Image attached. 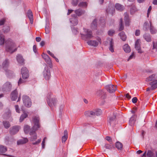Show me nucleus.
<instances>
[{
  "instance_id": "28",
  "label": "nucleus",
  "mask_w": 157,
  "mask_h": 157,
  "mask_svg": "<svg viewBox=\"0 0 157 157\" xmlns=\"http://www.w3.org/2000/svg\"><path fill=\"white\" fill-rule=\"evenodd\" d=\"M143 37L147 42H150L151 40V37L149 34H145L143 35Z\"/></svg>"
},
{
  "instance_id": "45",
  "label": "nucleus",
  "mask_w": 157,
  "mask_h": 157,
  "mask_svg": "<svg viewBox=\"0 0 157 157\" xmlns=\"http://www.w3.org/2000/svg\"><path fill=\"white\" fill-rule=\"evenodd\" d=\"M30 127L28 125H25L24 127V131L26 133H28L29 131Z\"/></svg>"
},
{
  "instance_id": "36",
  "label": "nucleus",
  "mask_w": 157,
  "mask_h": 157,
  "mask_svg": "<svg viewBox=\"0 0 157 157\" xmlns=\"http://www.w3.org/2000/svg\"><path fill=\"white\" fill-rule=\"evenodd\" d=\"M115 146L118 150H121L123 148V144L119 142H117L115 144Z\"/></svg>"
},
{
  "instance_id": "38",
  "label": "nucleus",
  "mask_w": 157,
  "mask_h": 157,
  "mask_svg": "<svg viewBox=\"0 0 157 157\" xmlns=\"http://www.w3.org/2000/svg\"><path fill=\"white\" fill-rule=\"evenodd\" d=\"M28 116V114L27 113H24L22 114L20 118V122H22L23 120L26 118Z\"/></svg>"
},
{
  "instance_id": "27",
  "label": "nucleus",
  "mask_w": 157,
  "mask_h": 157,
  "mask_svg": "<svg viewBox=\"0 0 157 157\" xmlns=\"http://www.w3.org/2000/svg\"><path fill=\"white\" fill-rule=\"evenodd\" d=\"M123 49L124 52L126 53L129 52L131 51L130 48L127 44H125L123 46Z\"/></svg>"
},
{
  "instance_id": "52",
  "label": "nucleus",
  "mask_w": 157,
  "mask_h": 157,
  "mask_svg": "<svg viewBox=\"0 0 157 157\" xmlns=\"http://www.w3.org/2000/svg\"><path fill=\"white\" fill-rule=\"evenodd\" d=\"M45 31L46 33L47 34L49 33L50 31V30L49 26L48 25H47L46 26L45 28Z\"/></svg>"
},
{
  "instance_id": "29",
  "label": "nucleus",
  "mask_w": 157,
  "mask_h": 157,
  "mask_svg": "<svg viewBox=\"0 0 157 157\" xmlns=\"http://www.w3.org/2000/svg\"><path fill=\"white\" fill-rule=\"evenodd\" d=\"M11 116V113L10 111H8L5 113L3 115V117L4 119H9Z\"/></svg>"
},
{
  "instance_id": "33",
  "label": "nucleus",
  "mask_w": 157,
  "mask_h": 157,
  "mask_svg": "<svg viewBox=\"0 0 157 157\" xmlns=\"http://www.w3.org/2000/svg\"><path fill=\"white\" fill-rule=\"evenodd\" d=\"M4 42V36L1 33V31H0V45H3Z\"/></svg>"
},
{
  "instance_id": "19",
  "label": "nucleus",
  "mask_w": 157,
  "mask_h": 157,
  "mask_svg": "<svg viewBox=\"0 0 157 157\" xmlns=\"http://www.w3.org/2000/svg\"><path fill=\"white\" fill-rule=\"evenodd\" d=\"M150 84L151 86V89L153 90L157 88V80H154L153 82H151Z\"/></svg>"
},
{
  "instance_id": "64",
  "label": "nucleus",
  "mask_w": 157,
  "mask_h": 157,
  "mask_svg": "<svg viewBox=\"0 0 157 157\" xmlns=\"http://www.w3.org/2000/svg\"><path fill=\"white\" fill-rule=\"evenodd\" d=\"M140 34V31L139 30H136V31L135 35L136 36H138Z\"/></svg>"
},
{
  "instance_id": "10",
  "label": "nucleus",
  "mask_w": 157,
  "mask_h": 157,
  "mask_svg": "<svg viewBox=\"0 0 157 157\" xmlns=\"http://www.w3.org/2000/svg\"><path fill=\"white\" fill-rule=\"evenodd\" d=\"M21 73L23 79H26L29 77V71L26 67H24L22 68L21 69Z\"/></svg>"
},
{
  "instance_id": "7",
  "label": "nucleus",
  "mask_w": 157,
  "mask_h": 157,
  "mask_svg": "<svg viewBox=\"0 0 157 157\" xmlns=\"http://www.w3.org/2000/svg\"><path fill=\"white\" fill-rule=\"evenodd\" d=\"M43 75L44 78L47 80H48L50 78V72L48 67H45L43 72Z\"/></svg>"
},
{
  "instance_id": "2",
  "label": "nucleus",
  "mask_w": 157,
  "mask_h": 157,
  "mask_svg": "<svg viewBox=\"0 0 157 157\" xmlns=\"http://www.w3.org/2000/svg\"><path fill=\"white\" fill-rule=\"evenodd\" d=\"M5 43L7 44L6 50L7 52L12 53L17 50L15 44L11 39L6 40Z\"/></svg>"
},
{
  "instance_id": "8",
  "label": "nucleus",
  "mask_w": 157,
  "mask_h": 157,
  "mask_svg": "<svg viewBox=\"0 0 157 157\" xmlns=\"http://www.w3.org/2000/svg\"><path fill=\"white\" fill-rule=\"evenodd\" d=\"M41 56L45 60V62L51 68H52V62L48 56L44 53H42Z\"/></svg>"
},
{
  "instance_id": "30",
  "label": "nucleus",
  "mask_w": 157,
  "mask_h": 157,
  "mask_svg": "<svg viewBox=\"0 0 157 157\" xmlns=\"http://www.w3.org/2000/svg\"><path fill=\"white\" fill-rule=\"evenodd\" d=\"M114 43L113 41V40L112 39H110V46L109 47V50L112 52H114L113 48Z\"/></svg>"
},
{
  "instance_id": "25",
  "label": "nucleus",
  "mask_w": 157,
  "mask_h": 157,
  "mask_svg": "<svg viewBox=\"0 0 157 157\" xmlns=\"http://www.w3.org/2000/svg\"><path fill=\"white\" fill-rule=\"evenodd\" d=\"M97 20L95 19L93 21L91 25V28L93 30L96 29L97 28Z\"/></svg>"
},
{
  "instance_id": "1",
  "label": "nucleus",
  "mask_w": 157,
  "mask_h": 157,
  "mask_svg": "<svg viewBox=\"0 0 157 157\" xmlns=\"http://www.w3.org/2000/svg\"><path fill=\"white\" fill-rule=\"evenodd\" d=\"M33 125L29 132L30 135L31 136L30 139L31 141H34L36 139L37 137L36 131L40 127L39 122L40 118L38 116L33 117Z\"/></svg>"
},
{
  "instance_id": "50",
  "label": "nucleus",
  "mask_w": 157,
  "mask_h": 157,
  "mask_svg": "<svg viewBox=\"0 0 157 157\" xmlns=\"http://www.w3.org/2000/svg\"><path fill=\"white\" fill-rule=\"evenodd\" d=\"M105 147L106 149H111L113 147V146L108 144H106L105 145Z\"/></svg>"
},
{
  "instance_id": "9",
  "label": "nucleus",
  "mask_w": 157,
  "mask_h": 157,
  "mask_svg": "<svg viewBox=\"0 0 157 157\" xmlns=\"http://www.w3.org/2000/svg\"><path fill=\"white\" fill-rule=\"evenodd\" d=\"M20 127L17 125L14 126L10 128L9 132L11 135H14L16 134L19 131Z\"/></svg>"
},
{
  "instance_id": "46",
  "label": "nucleus",
  "mask_w": 157,
  "mask_h": 157,
  "mask_svg": "<svg viewBox=\"0 0 157 157\" xmlns=\"http://www.w3.org/2000/svg\"><path fill=\"white\" fill-rule=\"evenodd\" d=\"M78 6L79 7H86L87 3L86 2H80L78 4Z\"/></svg>"
},
{
  "instance_id": "47",
  "label": "nucleus",
  "mask_w": 157,
  "mask_h": 157,
  "mask_svg": "<svg viewBox=\"0 0 157 157\" xmlns=\"http://www.w3.org/2000/svg\"><path fill=\"white\" fill-rule=\"evenodd\" d=\"M147 155L148 157H153L154 155V153L151 150H148L147 154Z\"/></svg>"
},
{
  "instance_id": "20",
  "label": "nucleus",
  "mask_w": 157,
  "mask_h": 157,
  "mask_svg": "<svg viewBox=\"0 0 157 157\" xmlns=\"http://www.w3.org/2000/svg\"><path fill=\"white\" fill-rule=\"evenodd\" d=\"M9 64V62L8 59H6L2 63V67L3 69L6 70Z\"/></svg>"
},
{
  "instance_id": "57",
  "label": "nucleus",
  "mask_w": 157,
  "mask_h": 157,
  "mask_svg": "<svg viewBox=\"0 0 157 157\" xmlns=\"http://www.w3.org/2000/svg\"><path fill=\"white\" fill-rule=\"evenodd\" d=\"M25 82V81L24 80L22 79L21 78H20L18 82V85H19L21 84L24 83Z\"/></svg>"
},
{
  "instance_id": "16",
  "label": "nucleus",
  "mask_w": 157,
  "mask_h": 157,
  "mask_svg": "<svg viewBox=\"0 0 157 157\" xmlns=\"http://www.w3.org/2000/svg\"><path fill=\"white\" fill-rule=\"evenodd\" d=\"M18 93L16 89L12 91L10 94L11 99L12 101H15L17 98Z\"/></svg>"
},
{
  "instance_id": "12",
  "label": "nucleus",
  "mask_w": 157,
  "mask_h": 157,
  "mask_svg": "<svg viewBox=\"0 0 157 157\" xmlns=\"http://www.w3.org/2000/svg\"><path fill=\"white\" fill-rule=\"evenodd\" d=\"M98 41L95 40H90L87 41V43L89 45L94 46V47L97 46L98 44V42L101 43V39L98 38Z\"/></svg>"
},
{
  "instance_id": "62",
  "label": "nucleus",
  "mask_w": 157,
  "mask_h": 157,
  "mask_svg": "<svg viewBox=\"0 0 157 157\" xmlns=\"http://www.w3.org/2000/svg\"><path fill=\"white\" fill-rule=\"evenodd\" d=\"M137 98L136 97H134L132 99V102L134 103H136L137 102Z\"/></svg>"
},
{
  "instance_id": "31",
  "label": "nucleus",
  "mask_w": 157,
  "mask_h": 157,
  "mask_svg": "<svg viewBox=\"0 0 157 157\" xmlns=\"http://www.w3.org/2000/svg\"><path fill=\"white\" fill-rule=\"evenodd\" d=\"M119 35L120 36L121 39L123 41H125L126 39V36L124 32H121L119 34Z\"/></svg>"
},
{
  "instance_id": "60",
  "label": "nucleus",
  "mask_w": 157,
  "mask_h": 157,
  "mask_svg": "<svg viewBox=\"0 0 157 157\" xmlns=\"http://www.w3.org/2000/svg\"><path fill=\"white\" fill-rule=\"evenodd\" d=\"M5 22V20L4 19H2L0 21V25H3Z\"/></svg>"
},
{
  "instance_id": "4",
  "label": "nucleus",
  "mask_w": 157,
  "mask_h": 157,
  "mask_svg": "<svg viewBox=\"0 0 157 157\" xmlns=\"http://www.w3.org/2000/svg\"><path fill=\"white\" fill-rule=\"evenodd\" d=\"M84 30L85 34H81L82 39L83 40L90 39L93 37L91 31L86 29H84Z\"/></svg>"
},
{
  "instance_id": "24",
  "label": "nucleus",
  "mask_w": 157,
  "mask_h": 157,
  "mask_svg": "<svg viewBox=\"0 0 157 157\" xmlns=\"http://www.w3.org/2000/svg\"><path fill=\"white\" fill-rule=\"evenodd\" d=\"M28 141V139L27 138H23L22 139L20 140L17 142V144L18 145L25 144Z\"/></svg>"
},
{
  "instance_id": "54",
  "label": "nucleus",
  "mask_w": 157,
  "mask_h": 157,
  "mask_svg": "<svg viewBox=\"0 0 157 157\" xmlns=\"http://www.w3.org/2000/svg\"><path fill=\"white\" fill-rule=\"evenodd\" d=\"M68 137V136H63L62 138V142L63 143L65 142L67 140Z\"/></svg>"
},
{
  "instance_id": "14",
  "label": "nucleus",
  "mask_w": 157,
  "mask_h": 157,
  "mask_svg": "<svg viewBox=\"0 0 157 157\" xmlns=\"http://www.w3.org/2000/svg\"><path fill=\"white\" fill-rule=\"evenodd\" d=\"M85 12V11L84 10L81 9H79L75 11V13L76 14L72 15V16L74 17H76L77 16H79L84 14Z\"/></svg>"
},
{
  "instance_id": "56",
  "label": "nucleus",
  "mask_w": 157,
  "mask_h": 157,
  "mask_svg": "<svg viewBox=\"0 0 157 157\" xmlns=\"http://www.w3.org/2000/svg\"><path fill=\"white\" fill-rule=\"evenodd\" d=\"M46 139V137H45L44 138V139L42 141V148H44L45 146V140Z\"/></svg>"
},
{
  "instance_id": "37",
  "label": "nucleus",
  "mask_w": 157,
  "mask_h": 157,
  "mask_svg": "<svg viewBox=\"0 0 157 157\" xmlns=\"http://www.w3.org/2000/svg\"><path fill=\"white\" fill-rule=\"evenodd\" d=\"M106 11L108 13H111L112 15H113V13L114 12L115 10L114 8L112 7L107 8Z\"/></svg>"
},
{
  "instance_id": "39",
  "label": "nucleus",
  "mask_w": 157,
  "mask_h": 157,
  "mask_svg": "<svg viewBox=\"0 0 157 157\" xmlns=\"http://www.w3.org/2000/svg\"><path fill=\"white\" fill-rule=\"evenodd\" d=\"M136 11V6L134 5H133L130 9V12L131 14H133Z\"/></svg>"
},
{
  "instance_id": "17",
  "label": "nucleus",
  "mask_w": 157,
  "mask_h": 157,
  "mask_svg": "<svg viewBox=\"0 0 157 157\" xmlns=\"http://www.w3.org/2000/svg\"><path fill=\"white\" fill-rule=\"evenodd\" d=\"M124 20L125 24L126 26H129L130 25V20L129 18V15L127 13H124Z\"/></svg>"
},
{
  "instance_id": "35",
  "label": "nucleus",
  "mask_w": 157,
  "mask_h": 157,
  "mask_svg": "<svg viewBox=\"0 0 157 157\" xmlns=\"http://www.w3.org/2000/svg\"><path fill=\"white\" fill-rule=\"evenodd\" d=\"M155 75L152 74L151 76H150L146 78V81L149 82L152 80H154L155 79Z\"/></svg>"
},
{
  "instance_id": "32",
  "label": "nucleus",
  "mask_w": 157,
  "mask_h": 157,
  "mask_svg": "<svg viewBox=\"0 0 157 157\" xmlns=\"http://www.w3.org/2000/svg\"><path fill=\"white\" fill-rule=\"evenodd\" d=\"M116 114L114 113L113 117H110L109 118L108 122L110 125H111V124L112 122H113L115 120V119L116 118Z\"/></svg>"
},
{
  "instance_id": "21",
  "label": "nucleus",
  "mask_w": 157,
  "mask_h": 157,
  "mask_svg": "<svg viewBox=\"0 0 157 157\" xmlns=\"http://www.w3.org/2000/svg\"><path fill=\"white\" fill-rule=\"evenodd\" d=\"M85 115L87 117H92L95 115L94 111H87L84 113Z\"/></svg>"
},
{
  "instance_id": "13",
  "label": "nucleus",
  "mask_w": 157,
  "mask_h": 157,
  "mask_svg": "<svg viewBox=\"0 0 157 157\" xmlns=\"http://www.w3.org/2000/svg\"><path fill=\"white\" fill-rule=\"evenodd\" d=\"M140 39H137L135 42V48L136 50L138 51V52L141 53H142V51L141 50L140 47Z\"/></svg>"
},
{
  "instance_id": "42",
  "label": "nucleus",
  "mask_w": 157,
  "mask_h": 157,
  "mask_svg": "<svg viewBox=\"0 0 157 157\" xmlns=\"http://www.w3.org/2000/svg\"><path fill=\"white\" fill-rule=\"evenodd\" d=\"M150 25L147 22H145L144 23V29L145 30H147L148 29L150 28Z\"/></svg>"
},
{
  "instance_id": "18",
  "label": "nucleus",
  "mask_w": 157,
  "mask_h": 157,
  "mask_svg": "<svg viewBox=\"0 0 157 157\" xmlns=\"http://www.w3.org/2000/svg\"><path fill=\"white\" fill-rule=\"evenodd\" d=\"M27 14L30 20V23L32 24L33 23V15L32 12L31 10H28Z\"/></svg>"
},
{
  "instance_id": "51",
  "label": "nucleus",
  "mask_w": 157,
  "mask_h": 157,
  "mask_svg": "<svg viewBox=\"0 0 157 157\" xmlns=\"http://www.w3.org/2000/svg\"><path fill=\"white\" fill-rule=\"evenodd\" d=\"M108 34L110 36H112L113 35V34L115 33V31L113 30H110L108 32Z\"/></svg>"
},
{
  "instance_id": "3",
  "label": "nucleus",
  "mask_w": 157,
  "mask_h": 157,
  "mask_svg": "<svg viewBox=\"0 0 157 157\" xmlns=\"http://www.w3.org/2000/svg\"><path fill=\"white\" fill-rule=\"evenodd\" d=\"M52 94L50 92L48 93L47 96V101L48 105L51 108L56 106L57 102L56 98L52 97Z\"/></svg>"
},
{
  "instance_id": "48",
  "label": "nucleus",
  "mask_w": 157,
  "mask_h": 157,
  "mask_svg": "<svg viewBox=\"0 0 157 157\" xmlns=\"http://www.w3.org/2000/svg\"><path fill=\"white\" fill-rule=\"evenodd\" d=\"M10 30V27L8 26H7L4 27V28L3 29V31L5 33H7L9 32Z\"/></svg>"
},
{
  "instance_id": "58",
  "label": "nucleus",
  "mask_w": 157,
  "mask_h": 157,
  "mask_svg": "<svg viewBox=\"0 0 157 157\" xmlns=\"http://www.w3.org/2000/svg\"><path fill=\"white\" fill-rule=\"evenodd\" d=\"M153 49H157V41L155 43V42H153Z\"/></svg>"
},
{
  "instance_id": "63",
  "label": "nucleus",
  "mask_w": 157,
  "mask_h": 157,
  "mask_svg": "<svg viewBox=\"0 0 157 157\" xmlns=\"http://www.w3.org/2000/svg\"><path fill=\"white\" fill-rule=\"evenodd\" d=\"M47 52L53 58L54 57V54L50 52L48 50L47 51Z\"/></svg>"
},
{
  "instance_id": "15",
  "label": "nucleus",
  "mask_w": 157,
  "mask_h": 157,
  "mask_svg": "<svg viewBox=\"0 0 157 157\" xmlns=\"http://www.w3.org/2000/svg\"><path fill=\"white\" fill-rule=\"evenodd\" d=\"M16 59L19 64L21 65H23L24 64L25 60L21 54H18L17 56Z\"/></svg>"
},
{
  "instance_id": "43",
  "label": "nucleus",
  "mask_w": 157,
  "mask_h": 157,
  "mask_svg": "<svg viewBox=\"0 0 157 157\" xmlns=\"http://www.w3.org/2000/svg\"><path fill=\"white\" fill-rule=\"evenodd\" d=\"M105 93V92L103 90H99L97 91V94L98 95L101 97V95H104Z\"/></svg>"
},
{
  "instance_id": "55",
  "label": "nucleus",
  "mask_w": 157,
  "mask_h": 157,
  "mask_svg": "<svg viewBox=\"0 0 157 157\" xmlns=\"http://www.w3.org/2000/svg\"><path fill=\"white\" fill-rule=\"evenodd\" d=\"M5 141L6 144H8L9 142L10 141V139L9 137L6 136L5 138Z\"/></svg>"
},
{
  "instance_id": "34",
  "label": "nucleus",
  "mask_w": 157,
  "mask_h": 157,
  "mask_svg": "<svg viewBox=\"0 0 157 157\" xmlns=\"http://www.w3.org/2000/svg\"><path fill=\"white\" fill-rule=\"evenodd\" d=\"M3 124L4 127L6 129L8 128L10 126V122L6 121H3Z\"/></svg>"
},
{
  "instance_id": "61",
  "label": "nucleus",
  "mask_w": 157,
  "mask_h": 157,
  "mask_svg": "<svg viewBox=\"0 0 157 157\" xmlns=\"http://www.w3.org/2000/svg\"><path fill=\"white\" fill-rule=\"evenodd\" d=\"M105 139L108 141L109 142H112V139L109 136H107L105 138Z\"/></svg>"
},
{
  "instance_id": "44",
  "label": "nucleus",
  "mask_w": 157,
  "mask_h": 157,
  "mask_svg": "<svg viewBox=\"0 0 157 157\" xmlns=\"http://www.w3.org/2000/svg\"><path fill=\"white\" fill-rule=\"evenodd\" d=\"M95 113V115L99 116L102 113V111L100 109H98L94 111Z\"/></svg>"
},
{
  "instance_id": "49",
  "label": "nucleus",
  "mask_w": 157,
  "mask_h": 157,
  "mask_svg": "<svg viewBox=\"0 0 157 157\" xmlns=\"http://www.w3.org/2000/svg\"><path fill=\"white\" fill-rule=\"evenodd\" d=\"M78 2V0H72L71 3L74 6L77 5Z\"/></svg>"
},
{
  "instance_id": "26",
  "label": "nucleus",
  "mask_w": 157,
  "mask_h": 157,
  "mask_svg": "<svg viewBox=\"0 0 157 157\" xmlns=\"http://www.w3.org/2000/svg\"><path fill=\"white\" fill-rule=\"evenodd\" d=\"M150 30L151 33L152 34H154L156 33V30L155 29L154 26L152 25L151 21H150Z\"/></svg>"
},
{
  "instance_id": "11",
  "label": "nucleus",
  "mask_w": 157,
  "mask_h": 157,
  "mask_svg": "<svg viewBox=\"0 0 157 157\" xmlns=\"http://www.w3.org/2000/svg\"><path fill=\"white\" fill-rule=\"evenodd\" d=\"M105 88L110 93L114 92L117 89L116 86H115L113 85H107L105 86Z\"/></svg>"
},
{
  "instance_id": "23",
  "label": "nucleus",
  "mask_w": 157,
  "mask_h": 157,
  "mask_svg": "<svg viewBox=\"0 0 157 157\" xmlns=\"http://www.w3.org/2000/svg\"><path fill=\"white\" fill-rule=\"evenodd\" d=\"M70 22L71 23L72 26H75L76 25L78 22V20L75 17L71 18L70 19Z\"/></svg>"
},
{
  "instance_id": "40",
  "label": "nucleus",
  "mask_w": 157,
  "mask_h": 157,
  "mask_svg": "<svg viewBox=\"0 0 157 157\" xmlns=\"http://www.w3.org/2000/svg\"><path fill=\"white\" fill-rule=\"evenodd\" d=\"M7 150V148L5 147L2 145H0V152L5 153Z\"/></svg>"
},
{
  "instance_id": "41",
  "label": "nucleus",
  "mask_w": 157,
  "mask_h": 157,
  "mask_svg": "<svg viewBox=\"0 0 157 157\" xmlns=\"http://www.w3.org/2000/svg\"><path fill=\"white\" fill-rule=\"evenodd\" d=\"M123 21L122 18H121L120 19V25H119V30L120 31H121L124 29V26L123 24Z\"/></svg>"
},
{
  "instance_id": "6",
  "label": "nucleus",
  "mask_w": 157,
  "mask_h": 157,
  "mask_svg": "<svg viewBox=\"0 0 157 157\" xmlns=\"http://www.w3.org/2000/svg\"><path fill=\"white\" fill-rule=\"evenodd\" d=\"M11 84L10 82H7L3 85L2 90L3 92H9L11 90Z\"/></svg>"
},
{
  "instance_id": "59",
  "label": "nucleus",
  "mask_w": 157,
  "mask_h": 157,
  "mask_svg": "<svg viewBox=\"0 0 157 157\" xmlns=\"http://www.w3.org/2000/svg\"><path fill=\"white\" fill-rule=\"evenodd\" d=\"M41 141V139H38L36 142L32 143V144L33 145H36L40 143Z\"/></svg>"
},
{
  "instance_id": "53",
  "label": "nucleus",
  "mask_w": 157,
  "mask_h": 157,
  "mask_svg": "<svg viewBox=\"0 0 157 157\" xmlns=\"http://www.w3.org/2000/svg\"><path fill=\"white\" fill-rule=\"evenodd\" d=\"M135 121L133 118H131L129 121V123L132 126V125L134 123Z\"/></svg>"
},
{
  "instance_id": "5",
  "label": "nucleus",
  "mask_w": 157,
  "mask_h": 157,
  "mask_svg": "<svg viewBox=\"0 0 157 157\" xmlns=\"http://www.w3.org/2000/svg\"><path fill=\"white\" fill-rule=\"evenodd\" d=\"M22 100L23 103L25 106L27 107H31L32 105V102L31 99L28 96L26 95L23 96Z\"/></svg>"
},
{
  "instance_id": "22",
  "label": "nucleus",
  "mask_w": 157,
  "mask_h": 157,
  "mask_svg": "<svg viewBox=\"0 0 157 157\" xmlns=\"http://www.w3.org/2000/svg\"><path fill=\"white\" fill-rule=\"evenodd\" d=\"M115 7L117 10L120 11H122L124 9V6L119 3L116 4Z\"/></svg>"
}]
</instances>
